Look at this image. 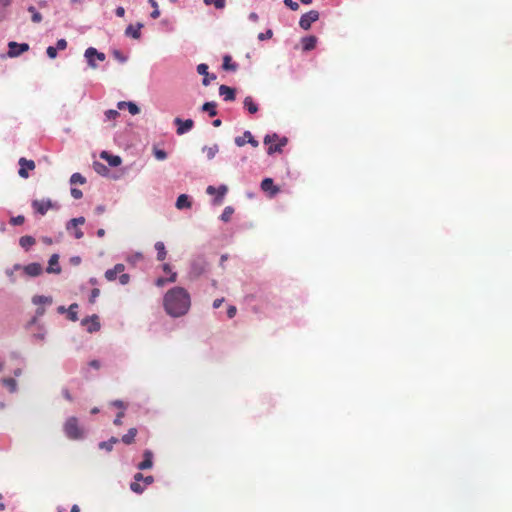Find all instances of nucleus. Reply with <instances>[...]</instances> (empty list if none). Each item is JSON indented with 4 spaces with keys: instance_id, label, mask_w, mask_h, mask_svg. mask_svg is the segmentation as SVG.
Wrapping results in <instances>:
<instances>
[{
    "instance_id": "ea45409f",
    "label": "nucleus",
    "mask_w": 512,
    "mask_h": 512,
    "mask_svg": "<svg viewBox=\"0 0 512 512\" xmlns=\"http://www.w3.org/2000/svg\"><path fill=\"white\" fill-rule=\"evenodd\" d=\"M28 11L31 13V19L34 23L42 21V15L36 10L34 6H29Z\"/></svg>"
},
{
    "instance_id": "f3484780",
    "label": "nucleus",
    "mask_w": 512,
    "mask_h": 512,
    "mask_svg": "<svg viewBox=\"0 0 512 512\" xmlns=\"http://www.w3.org/2000/svg\"><path fill=\"white\" fill-rule=\"evenodd\" d=\"M47 273L60 274L61 266L59 265V255L52 254L48 261Z\"/></svg>"
},
{
    "instance_id": "a18cd8bd",
    "label": "nucleus",
    "mask_w": 512,
    "mask_h": 512,
    "mask_svg": "<svg viewBox=\"0 0 512 512\" xmlns=\"http://www.w3.org/2000/svg\"><path fill=\"white\" fill-rule=\"evenodd\" d=\"M130 489H131L134 493L141 494V493H143V491H144L145 487H144V486H142V485H140V484H139V481H135V480H134V482H132V483L130 484Z\"/></svg>"
},
{
    "instance_id": "1a4fd4ad",
    "label": "nucleus",
    "mask_w": 512,
    "mask_h": 512,
    "mask_svg": "<svg viewBox=\"0 0 512 512\" xmlns=\"http://www.w3.org/2000/svg\"><path fill=\"white\" fill-rule=\"evenodd\" d=\"M8 52L7 56L10 58H15L20 56L22 53L29 50V45L27 43H17L14 41H10L8 43Z\"/></svg>"
},
{
    "instance_id": "4d7b16f0",
    "label": "nucleus",
    "mask_w": 512,
    "mask_h": 512,
    "mask_svg": "<svg viewBox=\"0 0 512 512\" xmlns=\"http://www.w3.org/2000/svg\"><path fill=\"white\" fill-rule=\"evenodd\" d=\"M100 295V290L98 288H93L90 293L89 302L95 303L97 297Z\"/></svg>"
},
{
    "instance_id": "0eeeda50",
    "label": "nucleus",
    "mask_w": 512,
    "mask_h": 512,
    "mask_svg": "<svg viewBox=\"0 0 512 512\" xmlns=\"http://www.w3.org/2000/svg\"><path fill=\"white\" fill-rule=\"evenodd\" d=\"M207 268V262L203 257H197L192 260L190 264V271L189 274L192 277H199L202 275Z\"/></svg>"
},
{
    "instance_id": "f704fd0d",
    "label": "nucleus",
    "mask_w": 512,
    "mask_h": 512,
    "mask_svg": "<svg viewBox=\"0 0 512 512\" xmlns=\"http://www.w3.org/2000/svg\"><path fill=\"white\" fill-rule=\"evenodd\" d=\"M77 308H78V304L73 303L67 309L68 319L73 322L78 320Z\"/></svg>"
},
{
    "instance_id": "774afa93",
    "label": "nucleus",
    "mask_w": 512,
    "mask_h": 512,
    "mask_svg": "<svg viewBox=\"0 0 512 512\" xmlns=\"http://www.w3.org/2000/svg\"><path fill=\"white\" fill-rule=\"evenodd\" d=\"M166 283H169L167 278H163V277H160L156 280L155 284L158 286V287H162L164 286Z\"/></svg>"
},
{
    "instance_id": "13d9d810",
    "label": "nucleus",
    "mask_w": 512,
    "mask_h": 512,
    "mask_svg": "<svg viewBox=\"0 0 512 512\" xmlns=\"http://www.w3.org/2000/svg\"><path fill=\"white\" fill-rule=\"evenodd\" d=\"M130 281V275L126 273H120L119 282L121 285H127Z\"/></svg>"
},
{
    "instance_id": "412c9836",
    "label": "nucleus",
    "mask_w": 512,
    "mask_h": 512,
    "mask_svg": "<svg viewBox=\"0 0 512 512\" xmlns=\"http://www.w3.org/2000/svg\"><path fill=\"white\" fill-rule=\"evenodd\" d=\"M261 189L265 192H270L273 196L279 192V188L274 185L272 178H265L261 182Z\"/></svg>"
},
{
    "instance_id": "f03ea898",
    "label": "nucleus",
    "mask_w": 512,
    "mask_h": 512,
    "mask_svg": "<svg viewBox=\"0 0 512 512\" xmlns=\"http://www.w3.org/2000/svg\"><path fill=\"white\" fill-rule=\"evenodd\" d=\"M63 430L67 438L71 440H80L85 437L84 429L79 425L78 419L74 416L67 418Z\"/></svg>"
},
{
    "instance_id": "7c9ffc66",
    "label": "nucleus",
    "mask_w": 512,
    "mask_h": 512,
    "mask_svg": "<svg viewBox=\"0 0 512 512\" xmlns=\"http://www.w3.org/2000/svg\"><path fill=\"white\" fill-rule=\"evenodd\" d=\"M155 250L157 251V260L163 261L166 258L167 252L163 242L158 241L155 243Z\"/></svg>"
},
{
    "instance_id": "9d476101",
    "label": "nucleus",
    "mask_w": 512,
    "mask_h": 512,
    "mask_svg": "<svg viewBox=\"0 0 512 512\" xmlns=\"http://www.w3.org/2000/svg\"><path fill=\"white\" fill-rule=\"evenodd\" d=\"M81 325L85 327L89 333L97 332L101 327L99 317L96 314L82 319Z\"/></svg>"
},
{
    "instance_id": "864d4df0",
    "label": "nucleus",
    "mask_w": 512,
    "mask_h": 512,
    "mask_svg": "<svg viewBox=\"0 0 512 512\" xmlns=\"http://www.w3.org/2000/svg\"><path fill=\"white\" fill-rule=\"evenodd\" d=\"M24 221H25V218L23 215H18V216L12 217L10 219V223L15 226L23 224Z\"/></svg>"
},
{
    "instance_id": "4be33fe9",
    "label": "nucleus",
    "mask_w": 512,
    "mask_h": 512,
    "mask_svg": "<svg viewBox=\"0 0 512 512\" xmlns=\"http://www.w3.org/2000/svg\"><path fill=\"white\" fill-rule=\"evenodd\" d=\"M302 48L304 51H311L316 47L317 44V38L316 36L309 35L306 37H303L301 40Z\"/></svg>"
},
{
    "instance_id": "49530a36",
    "label": "nucleus",
    "mask_w": 512,
    "mask_h": 512,
    "mask_svg": "<svg viewBox=\"0 0 512 512\" xmlns=\"http://www.w3.org/2000/svg\"><path fill=\"white\" fill-rule=\"evenodd\" d=\"M12 0H0V22L5 18L4 8L11 4Z\"/></svg>"
},
{
    "instance_id": "37998d69",
    "label": "nucleus",
    "mask_w": 512,
    "mask_h": 512,
    "mask_svg": "<svg viewBox=\"0 0 512 512\" xmlns=\"http://www.w3.org/2000/svg\"><path fill=\"white\" fill-rule=\"evenodd\" d=\"M149 3L151 4L152 9H153V11L151 12L150 16L153 19H157L160 16V11H159V8H158V4H157L156 0H149Z\"/></svg>"
},
{
    "instance_id": "9b49d317",
    "label": "nucleus",
    "mask_w": 512,
    "mask_h": 512,
    "mask_svg": "<svg viewBox=\"0 0 512 512\" xmlns=\"http://www.w3.org/2000/svg\"><path fill=\"white\" fill-rule=\"evenodd\" d=\"M174 124L177 126V134L178 135H183L187 132H189L193 126H194V121L192 119H186V120H183L179 117H176L174 119Z\"/></svg>"
},
{
    "instance_id": "e2e57ef3",
    "label": "nucleus",
    "mask_w": 512,
    "mask_h": 512,
    "mask_svg": "<svg viewBox=\"0 0 512 512\" xmlns=\"http://www.w3.org/2000/svg\"><path fill=\"white\" fill-rule=\"evenodd\" d=\"M216 79V75L215 74H209V76H204V78L202 79V84L204 86H208L211 82V80H215Z\"/></svg>"
},
{
    "instance_id": "423d86ee",
    "label": "nucleus",
    "mask_w": 512,
    "mask_h": 512,
    "mask_svg": "<svg viewBox=\"0 0 512 512\" xmlns=\"http://www.w3.org/2000/svg\"><path fill=\"white\" fill-rule=\"evenodd\" d=\"M319 17L320 14L317 10H310L300 17L299 26L307 31L311 28L312 23L318 21Z\"/></svg>"
},
{
    "instance_id": "4c0bfd02",
    "label": "nucleus",
    "mask_w": 512,
    "mask_h": 512,
    "mask_svg": "<svg viewBox=\"0 0 512 512\" xmlns=\"http://www.w3.org/2000/svg\"><path fill=\"white\" fill-rule=\"evenodd\" d=\"M3 384L9 389L10 392H16L17 382L13 378H5L2 380Z\"/></svg>"
},
{
    "instance_id": "69168bd1",
    "label": "nucleus",
    "mask_w": 512,
    "mask_h": 512,
    "mask_svg": "<svg viewBox=\"0 0 512 512\" xmlns=\"http://www.w3.org/2000/svg\"><path fill=\"white\" fill-rule=\"evenodd\" d=\"M67 47V41L65 39H59L56 43L57 50H64Z\"/></svg>"
},
{
    "instance_id": "6ab92c4d",
    "label": "nucleus",
    "mask_w": 512,
    "mask_h": 512,
    "mask_svg": "<svg viewBox=\"0 0 512 512\" xmlns=\"http://www.w3.org/2000/svg\"><path fill=\"white\" fill-rule=\"evenodd\" d=\"M100 157L106 160L109 166L111 167H117L122 163V159L120 156L112 155L107 151H102Z\"/></svg>"
},
{
    "instance_id": "5701e85b",
    "label": "nucleus",
    "mask_w": 512,
    "mask_h": 512,
    "mask_svg": "<svg viewBox=\"0 0 512 512\" xmlns=\"http://www.w3.org/2000/svg\"><path fill=\"white\" fill-rule=\"evenodd\" d=\"M176 208L179 210L188 209L192 206L190 198L186 194H181L176 200Z\"/></svg>"
},
{
    "instance_id": "052dcab7",
    "label": "nucleus",
    "mask_w": 512,
    "mask_h": 512,
    "mask_svg": "<svg viewBox=\"0 0 512 512\" xmlns=\"http://www.w3.org/2000/svg\"><path fill=\"white\" fill-rule=\"evenodd\" d=\"M70 193H71V196H72L74 199H80V198H82V196H83L82 191H81L80 189H78V188H71Z\"/></svg>"
},
{
    "instance_id": "5fc2aeb1",
    "label": "nucleus",
    "mask_w": 512,
    "mask_h": 512,
    "mask_svg": "<svg viewBox=\"0 0 512 512\" xmlns=\"http://www.w3.org/2000/svg\"><path fill=\"white\" fill-rule=\"evenodd\" d=\"M113 56L120 63H125L127 61V57L125 55H123L119 50H114Z\"/></svg>"
},
{
    "instance_id": "2eb2a0df",
    "label": "nucleus",
    "mask_w": 512,
    "mask_h": 512,
    "mask_svg": "<svg viewBox=\"0 0 512 512\" xmlns=\"http://www.w3.org/2000/svg\"><path fill=\"white\" fill-rule=\"evenodd\" d=\"M24 274L30 277H37L43 272V267L41 264L34 262L30 263L26 266H22Z\"/></svg>"
},
{
    "instance_id": "ddd939ff",
    "label": "nucleus",
    "mask_w": 512,
    "mask_h": 512,
    "mask_svg": "<svg viewBox=\"0 0 512 512\" xmlns=\"http://www.w3.org/2000/svg\"><path fill=\"white\" fill-rule=\"evenodd\" d=\"M20 169L18 174L21 178H28L29 174L27 170H33L35 168V163L33 160H27L22 157L19 159Z\"/></svg>"
},
{
    "instance_id": "473e14b6",
    "label": "nucleus",
    "mask_w": 512,
    "mask_h": 512,
    "mask_svg": "<svg viewBox=\"0 0 512 512\" xmlns=\"http://www.w3.org/2000/svg\"><path fill=\"white\" fill-rule=\"evenodd\" d=\"M21 269H22V265H20V264H15V265H13L12 268L6 269L5 274L7 275V277L9 278L11 283L16 282L15 272L19 271Z\"/></svg>"
},
{
    "instance_id": "a211bd4d",
    "label": "nucleus",
    "mask_w": 512,
    "mask_h": 512,
    "mask_svg": "<svg viewBox=\"0 0 512 512\" xmlns=\"http://www.w3.org/2000/svg\"><path fill=\"white\" fill-rule=\"evenodd\" d=\"M125 270V265L118 263L113 268L105 271V278L107 281H114L117 278V275L122 273Z\"/></svg>"
},
{
    "instance_id": "72a5a7b5",
    "label": "nucleus",
    "mask_w": 512,
    "mask_h": 512,
    "mask_svg": "<svg viewBox=\"0 0 512 512\" xmlns=\"http://www.w3.org/2000/svg\"><path fill=\"white\" fill-rule=\"evenodd\" d=\"M203 152H206L207 154V158L209 160L213 159L215 157V155L218 153L219 151V147L217 144H214L212 146H204L203 147Z\"/></svg>"
},
{
    "instance_id": "de8ad7c7",
    "label": "nucleus",
    "mask_w": 512,
    "mask_h": 512,
    "mask_svg": "<svg viewBox=\"0 0 512 512\" xmlns=\"http://www.w3.org/2000/svg\"><path fill=\"white\" fill-rule=\"evenodd\" d=\"M119 115H120V113L117 110L109 109V110L105 111V120H107V121L108 120H114Z\"/></svg>"
},
{
    "instance_id": "6e6d98bb",
    "label": "nucleus",
    "mask_w": 512,
    "mask_h": 512,
    "mask_svg": "<svg viewBox=\"0 0 512 512\" xmlns=\"http://www.w3.org/2000/svg\"><path fill=\"white\" fill-rule=\"evenodd\" d=\"M46 53L50 59H55L57 57V48L53 46H48L46 49Z\"/></svg>"
},
{
    "instance_id": "7ed1b4c3",
    "label": "nucleus",
    "mask_w": 512,
    "mask_h": 512,
    "mask_svg": "<svg viewBox=\"0 0 512 512\" xmlns=\"http://www.w3.org/2000/svg\"><path fill=\"white\" fill-rule=\"evenodd\" d=\"M84 57L87 61V64L90 68L96 69L98 67L96 61H104L106 59V55L103 52H99L94 47H89L85 50Z\"/></svg>"
},
{
    "instance_id": "2f4dec72",
    "label": "nucleus",
    "mask_w": 512,
    "mask_h": 512,
    "mask_svg": "<svg viewBox=\"0 0 512 512\" xmlns=\"http://www.w3.org/2000/svg\"><path fill=\"white\" fill-rule=\"evenodd\" d=\"M47 330L44 325L39 324L37 327V332L32 334V338L38 341H44L46 338Z\"/></svg>"
},
{
    "instance_id": "c85d7f7f",
    "label": "nucleus",
    "mask_w": 512,
    "mask_h": 512,
    "mask_svg": "<svg viewBox=\"0 0 512 512\" xmlns=\"http://www.w3.org/2000/svg\"><path fill=\"white\" fill-rule=\"evenodd\" d=\"M222 68L226 71H236L238 68V64L235 62H232V58L230 55H225L223 57Z\"/></svg>"
},
{
    "instance_id": "c756f323",
    "label": "nucleus",
    "mask_w": 512,
    "mask_h": 512,
    "mask_svg": "<svg viewBox=\"0 0 512 512\" xmlns=\"http://www.w3.org/2000/svg\"><path fill=\"white\" fill-rule=\"evenodd\" d=\"M137 435V429L136 428H130L128 432L122 436V442L126 445H130L134 442L135 437Z\"/></svg>"
},
{
    "instance_id": "8fccbe9b",
    "label": "nucleus",
    "mask_w": 512,
    "mask_h": 512,
    "mask_svg": "<svg viewBox=\"0 0 512 512\" xmlns=\"http://www.w3.org/2000/svg\"><path fill=\"white\" fill-rule=\"evenodd\" d=\"M283 3L292 11H297L299 9V4L293 0H284Z\"/></svg>"
},
{
    "instance_id": "bb28decb",
    "label": "nucleus",
    "mask_w": 512,
    "mask_h": 512,
    "mask_svg": "<svg viewBox=\"0 0 512 512\" xmlns=\"http://www.w3.org/2000/svg\"><path fill=\"white\" fill-rule=\"evenodd\" d=\"M35 242V238L29 235L22 236L19 239L20 246L26 251H28L35 244Z\"/></svg>"
},
{
    "instance_id": "c9c22d12",
    "label": "nucleus",
    "mask_w": 512,
    "mask_h": 512,
    "mask_svg": "<svg viewBox=\"0 0 512 512\" xmlns=\"http://www.w3.org/2000/svg\"><path fill=\"white\" fill-rule=\"evenodd\" d=\"M93 169L95 170V172L102 176H105L108 173V168L103 163L98 161H95L93 163Z\"/></svg>"
},
{
    "instance_id": "79ce46f5",
    "label": "nucleus",
    "mask_w": 512,
    "mask_h": 512,
    "mask_svg": "<svg viewBox=\"0 0 512 512\" xmlns=\"http://www.w3.org/2000/svg\"><path fill=\"white\" fill-rule=\"evenodd\" d=\"M85 182V177H83L80 173H74L70 177L71 184H84Z\"/></svg>"
},
{
    "instance_id": "39448f33",
    "label": "nucleus",
    "mask_w": 512,
    "mask_h": 512,
    "mask_svg": "<svg viewBox=\"0 0 512 512\" xmlns=\"http://www.w3.org/2000/svg\"><path fill=\"white\" fill-rule=\"evenodd\" d=\"M34 211L40 215H45L49 209H59L56 203H53L51 199L33 200L31 203Z\"/></svg>"
},
{
    "instance_id": "603ef678",
    "label": "nucleus",
    "mask_w": 512,
    "mask_h": 512,
    "mask_svg": "<svg viewBox=\"0 0 512 512\" xmlns=\"http://www.w3.org/2000/svg\"><path fill=\"white\" fill-rule=\"evenodd\" d=\"M197 72L200 74V75H203V76H209V73H208V65L205 64V63H201L197 66Z\"/></svg>"
},
{
    "instance_id": "58836bf2",
    "label": "nucleus",
    "mask_w": 512,
    "mask_h": 512,
    "mask_svg": "<svg viewBox=\"0 0 512 512\" xmlns=\"http://www.w3.org/2000/svg\"><path fill=\"white\" fill-rule=\"evenodd\" d=\"M233 212H234V209L231 206L225 207L222 214L220 215V219L223 222H228L231 219Z\"/></svg>"
},
{
    "instance_id": "f257e3e1",
    "label": "nucleus",
    "mask_w": 512,
    "mask_h": 512,
    "mask_svg": "<svg viewBox=\"0 0 512 512\" xmlns=\"http://www.w3.org/2000/svg\"><path fill=\"white\" fill-rule=\"evenodd\" d=\"M163 305L168 315L173 318L181 317L190 309V295L183 287H174L164 295Z\"/></svg>"
},
{
    "instance_id": "3c124183",
    "label": "nucleus",
    "mask_w": 512,
    "mask_h": 512,
    "mask_svg": "<svg viewBox=\"0 0 512 512\" xmlns=\"http://www.w3.org/2000/svg\"><path fill=\"white\" fill-rule=\"evenodd\" d=\"M127 108L132 115H136L140 112L139 107L131 101H128Z\"/></svg>"
},
{
    "instance_id": "393cba45",
    "label": "nucleus",
    "mask_w": 512,
    "mask_h": 512,
    "mask_svg": "<svg viewBox=\"0 0 512 512\" xmlns=\"http://www.w3.org/2000/svg\"><path fill=\"white\" fill-rule=\"evenodd\" d=\"M244 108L250 113L255 114L258 112V105L254 102L251 96L245 97L243 101Z\"/></svg>"
},
{
    "instance_id": "cd10ccee",
    "label": "nucleus",
    "mask_w": 512,
    "mask_h": 512,
    "mask_svg": "<svg viewBox=\"0 0 512 512\" xmlns=\"http://www.w3.org/2000/svg\"><path fill=\"white\" fill-rule=\"evenodd\" d=\"M216 107H217V104L214 101L205 102L201 106V111L207 112L209 114V116L214 117L217 115Z\"/></svg>"
},
{
    "instance_id": "aec40b11",
    "label": "nucleus",
    "mask_w": 512,
    "mask_h": 512,
    "mask_svg": "<svg viewBox=\"0 0 512 512\" xmlns=\"http://www.w3.org/2000/svg\"><path fill=\"white\" fill-rule=\"evenodd\" d=\"M219 95L223 97L224 101H234L235 100V89L231 88L227 85H221L219 87Z\"/></svg>"
},
{
    "instance_id": "f8f14e48",
    "label": "nucleus",
    "mask_w": 512,
    "mask_h": 512,
    "mask_svg": "<svg viewBox=\"0 0 512 512\" xmlns=\"http://www.w3.org/2000/svg\"><path fill=\"white\" fill-rule=\"evenodd\" d=\"M234 141L238 147H242L246 143H249L253 147H258L259 145V142L253 137L250 131H245L243 136L236 137Z\"/></svg>"
},
{
    "instance_id": "6e6552de",
    "label": "nucleus",
    "mask_w": 512,
    "mask_h": 512,
    "mask_svg": "<svg viewBox=\"0 0 512 512\" xmlns=\"http://www.w3.org/2000/svg\"><path fill=\"white\" fill-rule=\"evenodd\" d=\"M228 188L226 185L222 184L218 188L210 185L206 188V193L209 195H216L213 199V204L219 205L223 202L224 196L226 195Z\"/></svg>"
},
{
    "instance_id": "680f3d73",
    "label": "nucleus",
    "mask_w": 512,
    "mask_h": 512,
    "mask_svg": "<svg viewBox=\"0 0 512 512\" xmlns=\"http://www.w3.org/2000/svg\"><path fill=\"white\" fill-rule=\"evenodd\" d=\"M99 449L106 450L107 452L112 451L113 447L108 443V441H102L98 444Z\"/></svg>"
},
{
    "instance_id": "dca6fc26",
    "label": "nucleus",
    "mask_w": 512,
    "mask_h": 512,
    "mask_svg": "<svg viewBox=\"0 0 512 512\" xmlns=\"http://www.w3.org/2000/svg\"><path fill=\"white\" fill-rule=\"evenodd\" d=\"M143 461L137 465L139 470H147L153 467V452L149 449L143 452Z\"/></svg>"
},
{
    "instance_id": "bf43d9fd",
    "label": "nucleus",
    "mask_w": 512,
    "mask_h": 512,
    "mask_svg": "<svg viewBox=\"0 0 512 512\" xmlns=\"http://www.w3.org/2000/svg\"><path fill=\"white\" fill-rule=\"evenodd\" d=\"M275 140H279V136L274 133L272 135H269L267 134L265 137H264V144H270L271 142L275 141Z\"/></svg>"
},
{
    "instance_id": "b1692460",
    "label": "nucleus",
    "mask_w": 512,
    "mask_h": 512,
    "mask_svg": "<svg viewBox=\"0 0 512 512\" xmlns=\"http://www.w3.org/2000/svg\"><path fill=\"white\" fill-rule=\"evenodd\" d=\"M288 140L286 137H282L279 139L278 144L276 145H270L267 149V154L272 155L274 153H280L282 152V148L287 144Z\"/></svg>"
},
{
    "instance_id": "0e129e2a",
    "label": "nucleus",
    "mask_w": 512,
    "mask_h": 512,
    "mask_svg": "<svg viewBox=\"0 0 512 512\" xmlns=\"http://www.w3.org/2000/svg\"><path fill=\"white\" fill-rule=\"evenodd\" d=\"M237 313V308L233 305H230L228 308H227V316L232 319L233 317H235Z\"/></svg>"
},
{
    "instance_id": "09e8293b",
    "label": "nucleus",
    "mask_w": 512,
    "mask_h": 512,
    "mask_svg": "<svg viewBox=\"0 0 512 512\" xmlns=\"http://www.w3.org/2000/svg\"><path fill=\"white\" fill-rule=\"evenodd\" d=\"M273 36V31L271 29H267L265 32H261L258 34V40L260 41H264V40H268L270 38H272Z\"/></svg>"
},
{
    "instance_id": "20e7f679",
    "label": "nucleus",
    "mask_w": 512,
    "mask_h": 512,
    "mask_svg": "<svg viewBox=\"0 0 512 512\" xmlns=\"http://www.w3.org/2000/svg\"><path fill=\"white\" fill-rule=\"evenodd\" d=\"M85 223V218L83 216L70 219L65 228L67 232L74 236L76 239H81L83 237V231L78 228L79 225H83Z\"/></svg>"
},
{
    "instance_id": "a19ab883",
    "label": "nucleus",
    "mask_w": 512,
    "mask_h": 512,
    "mask_svg": "<svg viewBox=\"0 0 512 512\" xmlns=\"http://www.w3.org/2000/svg\"><path fill=\"white\" fill-rule=\"evenodd\" d=\"M206 5H214L216 9H223L226 5V0H203Z\"/></svg>"
},
{
    "instance_id": "a878e982",
    "label": "nucleus",
    "mask_w": 512,
    "mask_h": 512,
    "mask_svg": "<svg viewBox=\"0 0 512 512\" xmlns=\"http://www.w3.org/2000/svg\"><path fill=\"white\" fill-rule=\"evenodd\" d=\"M31 301L34 305L40 306V305H44V304L51 305L53 302V299L51 296L35 295L32 297Z\"/></svg>"
},
{
    "instance_id": "338daca9",
    "label": "nucleus",
    "mask_w": 512,
    "mask_h": 512,
    "mask_svg": "<svg viewBox=\"0 0 512 512\" xmlns=\"http://www.w3.org/2000/svg\"><path fill=\"white\" fill-rule=\"evenodd\" d=\"M124 417V412H119L117 415H116V418L114 419L113 423L116 425V426H120L122 424V418Z\"/></svg>"
},
{
    "instance_id": "c03bdc74",
    "label": "nucleus",
    "mask_w": 512,
    "mask_h": 512,
    "mask_svg": "<svg viewBox=\"0 0 512 512\" xmlns=\"http://www.w3.org/2000/svg\"><path fill=\"white\" fill-rule=\"evenodd\" d=\"M153 155L159 161H163L167 158V153L164 150L158 148L153 149Z\"/></svg>"
},
{
    "instance_id": "4468645a",
    "label": "nucleus",
    "mask_w": 512,
    "mask_h": 512,
    "mask_svg": "<svg viewBox=\"0 0 512 512\" xmlns=\"http://www.w3.org/2000/svg\"><path fill=\"white\" fill-rule=\"evenodd\" d=\"M143 23L137 22L135 25L130 24L125 29V36L130 37L133 39H140L141 38V29L143 28Z\"/></svg>"
},
{
    "instance_id": "e433bc0d",
    "label": "nucleus",
    "mask_w": 512,
    "mask_h": 512,
    "mask_svg": "<svg viewBox=\"0 0 512 512\" xmlns=\"http://www.w3.org/2000/svg\"><path fill=\"white\" fill-rule=\"evenodd\" d=\"M135 481H143L146 485H150L154 482L153 476H144L142 473L138 472L134 475Z\"/></svg>"
}]
</instances>
